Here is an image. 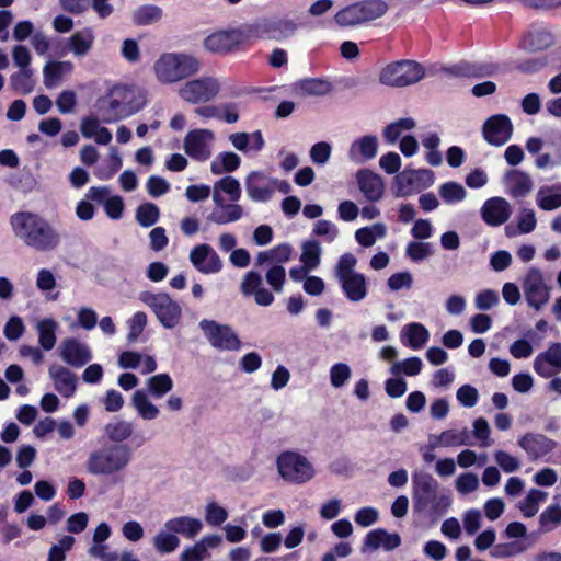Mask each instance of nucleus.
<instances>
[{
	"label": "nucleus",
	"mask_w": 561,
	"mask_h": 561,
	"mask_svg": "<svg viewBox=\"0 0 561 561\" xmlns=\"http://www.w3.org/2000/svg\"><path fill=\"white\" fill-rule=\"evenodd\" d=\"M553 43V35L545 27H534L523 39V46L528 50H542Z\"/></svg>",
	"instance_id": "nucleus-43"
},
{
	"label": "nucleus",
	"mask_w": 561,
	"mask_h": 561,
	"mask_svg": "<svg viewBox=\"0 0 561 561\" xmlns=\"http://www.w3.org/2000/svg\"><path fill=\"white\" fill-rule=\"evenodd\" d=\"M299 89L308 95H325L332 90L329 81L318 78L305 79L300 81Z\"/></svg>",
	"instance_id": "nucleus-60"
},
{
	"label": "nucleus",
	"mask_w": 561,
	"mask_h": 561,
	"mask_svg": "<svg viewBox=\"0 0 561 561\" xmlns=\"http://www.w3.org/2000/svg\"><path fill=\"white\" fill-rule=\"evenodd\" d=\"M104 432L110 440L121 443L131 436L133 424L129 421L116 419L105 425Z\"/></svg>",
	"instance_id": "nucleus-48"
},
{
	"label": "nucleus",
	"mask_w": 561,
	"mask_h": 561,
	"mask_svg": "<svg viewBox=\"0 0 561 561\" xmlns=\"http://www.w3.org/2000/svg\"><path fill=\"white\" fill-rule=\"evenodd\" d=\"M216 134L208 128H194L183 139V150L193 160L205 162L214 152Z\"/></svg>",
	"instance_id": "nucleus-12"
},
{
	"label": "nucleus",
	"mask_w": 561,
	"mask_h": 561,
	"mask_svg": "<svg viewBox=\"0 0 561 561\" xmlns=\"http://www.w3.org/2000/svg\"><path fill=\"white\" fill-rule=\"evenodd\" d=\"M94 39L93 31L91 28H83L75 32L68 38L67 47L75 57H83L92 49Z\"/></svg>",
	"instance_id": "nucleus-37"
},
{
	"label": "nucleus",
	"mask_w": 561,
	"mask_h": 561,
	"mask_svg": "<svg viewBox=\"0 0 561 561\" xmlns=\"http://www.w3.org/2000/svg\"><path fill=\"white\" fill-rule=\"evenodd\" d=\"M164 528L174 533L176 536L181 535L185 538H195L203 529V522L199 518L181 515L168 519L164 523Z\"/></svg>",
	"instance_id": "nucleus-30"
},
{
	"label": "nucleus",
	"mask_w": 561,
	"mask_h": 561,
	"mask_svg": "<svg viewBox=\"0 0 561 561\" xmlns=\"http://www.w3.org/2000/svg\"><path fill=\"white\" fill-rule=\"evenodd\" d=\"M139 300L156 316L160 324L168 330L176 328L182 320V307L165 293L142 291Z\"/></svg>",
	"instance_id": "nucleus-7"
},
{
	"label": "nucleus",
	"mask_w": 561,
	"mask_h": 561,
	"mask_svg": "<svg viewBox=\"0 0 561 561\" xmlns=\"http://www.w3.org/2000/svg\"><path fill=\"white\" fill-rule=\"evenodd\" d=\"M101 123L103 122L96 114L83 117L80 123L81 134L84 138L94 139L100 145H108L113 138L112 134Z\"/></svg>",
	"instance_id": "nucleus-32"
},
{
	"label": "nucleus",
	"mask_w": 561,
	"mask_h": 561,
	"mask_svg": "<svg viewBox=\"0 0 561 561\" xmlns=\"http://www.w3.org/2000/svg\"><path fill=\"white\" fill-rule=\"evenodd\" d=\"M136 91L126 85H114L99 98L94 105L95 114L105 123L111 124L136 113L140 105L135 102Z\"/></svg>",
	"instance_id": "nucleus-2"
},
{
	"label": "nucleus",
	"mask_w": 561,
	"mask_h": 561,
	"mask_svg": "<svg viewBox=\"0 0 561 561\" xmlns=\"http://www.w3.org/2000/svg\"><path fill=\"white\" fill-rule=\"evenodd\" d=\"M241 164V158L232 151L219 152L210 162V171L215 175L231 173Z\"/></svg>",
	"instance_id": "nucleus-44"
},
{
	"label": "nucleus",
	"mask_w": 561,
	"mask_h": 561,
	"mask_svg": "<svg viewBox=\"0 0 561 561\" xmlns=\"http://www.w3.org/2000/svg\"><path fill=\"white\" fill-rule=\"evenodd\" d=\"M243 217V208L237 202L226 204L222 202V206H215L214 211L209 215V221L216 225H227L236 222Z\"/></svg>",
	"instance_id": "nucleus-39"
},
{
	"label": "nucleus",
	"mask_w": 561,
	"mask_h": 561,
	"mask_svg": "<svg viewBox=\"0 0 561 561\" xmlns=\"http://www.w3.org/2000/svg\"><path fill=\"white\" fill-rule=\"evenodd\" d=\"M537 227V219L535 211L530 208H522L518 216L516 226H506L505 234L514 238L518 234H528Z\"/></svg>",
	"instance_id": "nucleus-41"
},
{
	"label": "nucleus",
	"mask_w": 561,
	"mask_h": 561,
	"mask_svg": "<svg viewBox=\"0 0 561 561\" xmlns=\"http://www.w3.org/2000/svg\"><path fill=\"white\" fill-rule=\"evenodd\" d=\"M472 434L479 442V446L486 448L493 444L491 438V428L488 421L484 417H478L472 424Z\"/></svg>",
	"instance_id": "nucleus-64"
},
{
	"label": "nucleus",
	"mask_w": 561,
	"mask_h": 561,
	"mask_svg": "<svg viewBox=\"0 0 561 561\" xmlns=\"http://www.w3.org/2000/svg\"><path fill=\"white\" fill-rule=\"evenodd\" d=\"M244 296H251L259 306L267 307L274 301L273 294L263 285L262 277L257 272H248L240 285Z\"/></svg>",
	"instance_id": "nucleus-22"
},
{
	"label": "nucleus",
	"mask_w": 561,
	"mask_h": 561,
	"mask_svg": "<svg viewBox=\"0 0 561 561\" xmlns=\"http://www.w3.org/2000/svg\"><path fill=\"white\" fill-rule=\"evenodd\" d=\"M248 26L241 28H229L216 31L204 39L206 50L217 54L227 55L250 44Z\"/></svg>",
	"instance_id": "nucleus-11"
},
{
	"label": "nucleus",
	"mask_w": 561,
	"mask_h": 561,
	"mask_svg": "<svg viewBox=\"0 0 561 561\" xmlns=\"http://www.w3.org/2000/svg\"><path fill=\"white\" fill-rule=\"evenodd\" d=\"M415 122L412 118H401L389 124L383 130L385 139L393 145L400 136L408 130L414 128Z\"/></svg>",
	"instance_id": "nucleus-59"
},
{
	"label": "nucleus",
	"mask_w": 561,
	"mask_h": 561,
	"mask_svg": "<svg viewBox=\"0 0 561 561\" xmlns=\"http://www.w3.org/2000/svg\"><path fill=\"white\" fill-rule=\"evenodd\" d=\"M378 139L376 136L366 135L355 139L348 149V158L355 164L365 163L377 156Z\"/></svg>",
	"instance_id": "nucleus-25"
},
{
	"label": "nucleus",
	"mask_w": 561,
	"mask_h": 561,
	"mask_svg": "<svg viewBox=\"0 0 561 561\" xmlns=\"http://www.w3.org/2000/svg\"><path fill=\"white\" fill-rule=\"evenodd\" d=\"M401 545V537L396 533H389L383 528L368 531L364 538L362 552H373L378 549L391 551Z\"/></svg>",
	"instance_id": "nucleus-23"
},
{
	"label": "nucleus",
	"mask_w": 561,
	"mask_h": 561,
	"mask_svg": "<svg viewBox=\"0 0 561 561\" xmlns=\"http://www.w3.org/2000/svg\"><path fill=\"white\" fill-rule=\"evenodd\" d=\"M122 163L123 161L117 149L112 147L107 158L95 171V176L102 181L110 180L121 169Z\"/></svg>",
	"instance_id": "nucleus-51"
},
{
	"label": "nucleus",
	"mask_w": 561,
	"mask_h": 561,
	"mask_svg": "<svg viewBox=\"0 0 561 561\" xmlns=\"http://www.w3.org/2000/svg\"><path fill=\"white\" fill-rule=\"evenodd\" d=\"M229 141L232 147L242 152H260L264 145V138L260 130L253 133H233L229 135Z\"/></svg>",
	"instance_id": "nucleus-34"
},
{
	"label": "nucleus",
	"mask_w": 561,
	"mask_h": 561,
	"mask_svg": "<svg viewBox=\"0 0 561 561\" xmlns=\"http://www.w3.org/2000/svg\"><path fill=\"white\" fill-rule=\"evenodd\" d=\"M359 191L370 202L379 201L385 192V183L380 175L370 170H359L356 173Z\"/></svg>",
	"instance_id": "nucleus-26"
},
{
	"label": "nucleus",
	"mask_w": 561,
	"mask_h": 561,
	"mask_svg": "<svg viewBox=\"0 0 561 561\" xmlns=\"http://www.w3.org/2000/svg\"><path fill=\"white\" fill-rule=\"evenodd\" d=\"M351 367L345 363H335L330 368V382L333 388H342L350 380Z\"/></svg>",
	"instance_id": "nucleus-63"
},
{
	"label": "nucleus",
	"mask_w": 561,
	"mask_h": 561,
	"mask_svg": "<svg viewBox=\"0 0 561 561\" xmlns=\"http://www.w3.org/2000/svg\"><path fill=\"white\" fill-rule=\"evenodd\" d=\"M425 76L424 67L414 60H398L386 65L379 73V82L388 87L412 85Z\"/></svg>",
	"instance_id": "nucleus-8"
},
{
	"label": "nucleus",
	"mask_w": 561,
	"mask_h": 561,
	"mask_svg": "<svg viewBox=\"0 0 561 561\" xmlns=\"http://www.w3.org/2000/svg\"><path fill=\"white\" fill-rule=\"evenodd\" d=\"M201 69L199 60L185 53H162L152 65V73L161 84L183 81Z\"/></svg>",
	"instance_id": "nucleus-3"
},
{
	"label": "nucleus",
	"mask_w": 561,
	"mask_h": 561,
	"mask_svg": "<svg viewBox=\"0 0 561 561\" xmlns=\"http://www.w3.org/2000/svg\"><path fill=\"white\" fill-rule=\"evenodd\" d=\"M162 14L163 13H162L161 8H159L157 5L148 4V5H141V7L137 8L136 10H134V12L131 14V19L136 25L144 26V25H150V24L157 23L158 21L161 20Z\"/></svg>",
	"instance_id": "nucleus-52"
},
{
	"label": "nucleus",
	"mask_w": 561,
	"mask_h": 561,
	"mask_svg": "<svg viewBox=\"0 0 561 561\" xmlns=\"http://www.w3.org/2000/svg\"><path fill=\"white\" fill-rule=\"evenodd\" d=\"M35 329L38 334V343L41 347L45 351L53 350L57 341L56 332L58 323L51 318H45L37 321Z\"/></svg>",
	"instance_id": "nucleus-42"
},
{
	"label": "nucleus",
	"mask_w": 561,
	"mask_h": 561,
	"mask_svg": "<svg viewBox=\"0 0 561 561\" xmlns=\"http://www.w3.org/2000/svg\"><path fill=\"white\" fill-rule=\"evenodd\" d=\"M547 497L548 493L546 491L531 488L528 490L525 497L517 503V508L524 517H534L538 513L540 504L543 503Z\"/></svg>",
	"instance_id": "nucleus-40"
},
{
	"label": "nucleus",
	"mask_w": 561,
	"mask_h": 561,
	"mask_svg": "<svg viewBox=\"0 0 561 561\" xmlns=\"http://www.w3.org/2000/svg\"><path fill=\"white\" fill-rule=\"evenodd\" d=\"M423 369V362L417 356H412L402 360L394 362L389 371L393 376L404 375L407 377L417 376Z\"/></svg>",
	"instance_id": "nucleus-49"
},
{
	"label": "nucleus",
	"mask_w": 561,
	"mask_h": 561,
	"mask_svg": "<svg viewBox=\"0 0 561 561\" xmlns=\"http://www.w3.org/2000/svg\"><path fill=\"white\" fill-rule=\"evenodd\" d=\"M136 414L144 421H153L160 415V409L144 390H136L130 399Z\"/></svg>",
	"instance_id": "nucleus-36"
},
{
	"label": "nucleus",
	"mask_w": 561,
	"mask_h": 561,
	"mask_svg": "<svg viewBox=\"0 0 561 561\" xmlns=\"http://www.w3.org/2000/svg\"><path fill=\"white\" fill-rule=\"evenodd\" d=\"M250 41L275 39L282 41L294 35L296 24L289 20L265 19L248 24Z\"/></svg>",
	"instance_id": "nucleus-15"
},
{
	"label": "nucleus",
	"mask_w": 561,
	"mask_h": 561,
	"mask_svg": "<svg viewBox=\"0 0 561 561\" xmlns=\"http://www.w3.org/2000/svg\"><path fill=\"white\" fill-rule=\"evenodd\" d=\"M335 22L340 26H356L358 24H363L364 19L362 15V10L359 9L358 3L350 4L342 10H340L335 14Z\"/></svg>",
	"instance_id": "nucleus-54"
},
{
	"label": "nucleus",
	"mask_w": 561,
	"mask_h": 561,
	"mask_svg": "<svg viewBox=\"0 0 561 561\" xmlns=\"http://www.w3.org/2000/svg\"><path fill=\"white\" fill-rule=\"evenodd\" d=\"M534 370L543 378L552 377L561 371V343L551 344L539 353L533 363Z\"/></svg>",
	"instance_id": "nucleus-20"
},
{
	"label": "nucleus",
	"mask_w": 561,
	"mask_h": 561,
	"mask_svg": "<svg viewBox=\"0 0 561 561\" xmlns=\"http://www.w3.org/2000/svg\"><path fill=\"white\" fill-rule=\"evenodd\" d=\"M468 432L466 430H447L431 439V448L458 447L468 444Z\"/></svg>",
	"instance_id": "nucleus-45"
},
{
	"label": "nucleus",
	"mask_w": 561,
	"mask_h": 561,
	"mask_svg": "<svg viewBox=\"0 0 561 561\" xmlns=\"http://www.w3.org/2000/svg\"><path fill=\"white\" fill-rule=\"evenodd\" d=\"M34 70L23 69L11 75V87L21 94H28L34 89Z\"/></svg>",
	"instance_id": "nucleus-55"
},
{
	"label": "nucleus",
	"mask_w": 561,
	"mask_h": 561,
	"mask_svg": "<svg viewBox=\"0 0 561 561\" xmlns=\"http://www.w3.org/2000/svg\"><path fill=\"white\" fill-rule=\"evenodd\" d=\"M221 81L214 76H202L185 81L179 89V98L188 104L207 103L219 94Z\"/></svg>",
	"instance_id": "nucleus-10"
},
{
	"label": "nucleus",
	"mask_w": 561,
	"mask_h": 561,
	"mask_svg": "<svg viewBox=\"0 0 561 561\" xmlns=\"http://www.w3.org/2000/svg\"><path fill=\"white\" fill-rule=\"evenodd\" d=\"M61 359L73 367H82L92 358L90 347L72 337L66 339L58 347Z\"/></svg>",
	"instance_id": "nucleus-21"
},
{
	"label": "nucleus",
	"mask_w": 561,
	"mask_h": 561,
	"mask_svg": "<svg viewBox=\"0 0 561 561\" xmlns=\"http://www.w3.org/2000/svg\"><path fill=\"white\" fill-rule=\"evenodd\" d=\"M430 340V331L419 322L405 324L400 332V341L403 345L412 348H422Z\"/></svg>",
	"instance_id": "nucleus-33"
},
{
	"label": "nucleus",
	"mask_w": 561,
	"mask_h": 561,
	"mask_svg": "<svg viewBox=\"0 0 561 561\" xmlns=\"http://www.w3.org/2000/svg\"><path fill=\"white\" fill-rule=\"evenodd\" d=\"M540 528L543 531H551L561 525V505L551 504L547 506L539 516Z\"/></svg>",
	"instance_id": "nucleus-57"
},
{
	"label": "nucleus",
	"mask_w": 561,
	"mask_h": 561,
	"mask_svg": "<svg viewBox=\"0 0 561 561\" xmlns=\"http://www.w3.org/2000/svg\"><path fill=\"white\" fill-rule=\"evenodd\" d=\"M525 299L529 307L539 311L550 300V287L546 284L542 272L530 267L522 282Z\"/></svg>",
	"instance_id": "nucleus-13"
},
{
	"label": "nucleus",
	"mask_w": 561,
	"mask_h": 561,
	"mask_svg": "<svg viewBox=\"0 0 561 561\" xmlns=\"http://www.w3.org/2000/svg\"><path fill=\"white\" fill-rule=\"evenodd\" d=\"M148 394L154 398H162L173 388V380L168 374H158L147 379Z\"/></svg>",
	"instance_id": "nucleus-53"
},
{
	"label": "nucleus",
	"mask_w": 561,
	"mask_h": 561,
	"mask_svg": "<svg viewBox=\"0 0 561 561\" xmlns=\"http://www.w3.org/2000/svg\"><path fill=\"white\" fill-rule=\"evenodd\" d=\"M357 3L365 23L381 18L388 11V4L383 0H364Z\"/></svg>",
	"instance_id": "nucleus-56"
},
{
	"label": "nucleus",
	"mask_w": 561,
	"mask_h": 561,
	"mask_svg": "<svg viewBox=\"0 0 561 561\" xmlns=\"http://www.w3.org/2000/svg\"><path fill=\"white\" fill-rule=\"evenodd\" d=\"M48 374L55 389L65 398H71L77 390L76 375L60 364H51Z\"/></svg>",
	"instance_id": "nucleus-27"
},
{
	"label": "nucleus",
	"mask_w": 561,
	"mask_h": 561,
	"mask_svg": "<svg viewBox=\"0 0 561 561\" xmlns=\"http://www.w3.org/2000/svg\"><path fill=\"white\" fill-rule=\"evenodd\" d=\"M118 366L123 369H139L141 374L147 375L157 369V362L153 356L125 351L118 356Z\"/></svg>",
	"instance_id": "nucleus-31"
},
{
	"label": "nucleus",
	"mask_w": 561,
	"mask_h": 561,
	"mask_svg": "<svg viewBox=\"0 0 561 561\" xmlns=\"http://www.w3.org/2000/svg\"><path fill=\"white\" fill-rule=\"evenodd\" d=\"M438 192L443 201L447 204L462 202L467 196L465 187L457 182H446L442 184Z\"/></svg>",
	"instance_id": "nucleus-58"
},
{
	"label": "nucleus",
	"mask_w": 561,
	"mask_h": 561,
	"mask_svg": "<svg viewBox=\"0 0 561 561\" xmlns=\"http://www.w3.org/2000/svg\"><path fill=\"white\" fill-rule=\"evenodd\" d=\"M73 71L71 61H48L43 68L44 84L51 89L61 83Z\"/></svg>",
	"instance_id": "nucleus-35"
},
{
	"label": "nucleus",
	"mask_w": 561,
	"mask_h": 561,
	"mask_svg": "<svg viewBox=\"0 0 561 561\" xmlns=\"http://www.w3.org/2000/svg\"><path fill=\"white\" fill-rule=\"evenodd\" d=\"M76 539L70 535L61 536L48 552V561H65L66 553L72 549Z\"/></svg>",
	"instance_id": "nucleus-61"
},
{
	"label": "nucleus",
	"mask_w": 561,
	"mask_h": 561,
	"mask_svg": "<svg viewBox=\"0 0 561 561\" xmlns=\"http://www.w3.org/2000/svg\"><path fill=\"white\" fill-rule=\"evenodd\" d=\"M199 328L208 343L221 351H239L241 341L233 329L227 324H220L214 320L203 319Z\"/></svg>",
	"instance_id": "nucleus-14"
},
{
	"label": "nucleus",
	"mask_w": 561,
	"mask_h": 561,
	"mask_svg": "<svg viewBox=\"0 0 561 561\" xmlns=\"http://www.w3.org/2000/svg\"><path fill=\"white\" fill-rule=\"evenodd\" d=\"M10 226L20 241L36 251L49 252L60 244L57 229L37 213L18 211L10 217Z\"/></svg>",
	"instance_id": "nucleus-1"
},
{
	"label": "nucleus",
	"mask_w": 561,
	"mask_h": 561,
	"mask_svg": "<svg viewBox=\"0 0 561 561\" xmlns=\"http://www.w3.org/2000/svg\"><path fill=\"white\" fill-rule=\"evenodd\" d=\"M512 214L510 203L503 197H491L481 207V217L491 227L506 222Z\"/></svg>",
	"instance_id": "nucleus-24"
},
{
	"label": "nucleus",
	"mask_w": 561,
	"mask_h": 561,
	"mask_svg": "<svg viewBox=\"0 0 561 561\" xmlns=\"http://www.w3.org/2000/svg\"><path fill=\"white\" fill-rule=\"evenodd\" d=\"M160 216L159 208L152 203L141 204L136 211V219L142 227L153 226Z\"/></svg>",
	"instance_id": "nucleus-62"
},
{
	"label": "nucleus",
	"mask_w": 561,
	"mask_h": 561,
	"mask_svg": "<svg viewBox=\"0 0 561 561\" xmlns=\"http://www.w3.org/2000/svg\"><path fill=\"white\" fill-rule=\"evenodd\" d=\"M387 234V227L382 222H377L368 227L359 228L355 231V240L365 248H369L377 240L383 239Z\"/></svg>",
	"instance_id": "nucleus-47"
},
{
	"label": "nucleus",
	"mask_w": 561,
	"mask_h": 561,
	"mask_svg": "<svg viewBox=\"0 0 561 561\" xmlns=\"http://www.w3.org/2000/svg\"><path fill=\"white\" fill-rule=\"evenodd\" d=\"M154 549L161 554H168L175 551L180 547L179 537L167 530L164 527L152 539Z\"/></svg>",
	"instance_id": "nucleus-50"
},
{
	"label": "nucleus",
	"mask_w": 561,
	"mask_h": 561,
	"mask_svg": "<svg viewBox=\"0 0 561 561\" xmlns=\"http://www.w3.org/2000/svg\"><path fill=\"white\" fill-rule=\"evenodd\" d=\"M276 468L279 477L293 484H304L311 481L317 469L310 459L296 450H286L276 458Z\"/></svg>",
	"instance_id": "nucleus-6"
},
{
	"label": "nucleus",
	"mask_w": 561,
	"mask_h": 561,
	"mask_svg": "<svg viewBox=\"0 0 561 561\" xmlns=\"http://www.w3.org/2000/svg\"><path fill=\"white\" fill-rule=\"evenodd\" d=\"M357 259L353 253L342 254L334 267V276L342 293L351 302H359L368 295L367 278L356 271Z\"/></svg>",
	"instance_id": "nucleus-4"
},
{
	"label": "nucleus",
	"mask_w": 561,
	"mask_h": 561,
	"mask_svg": "<svg viewBox=\"0 0 561 561\" xmlns=\"http://www.w3.org/2000/svg\"><path fill=\"white\" fill-rule=\"evenodd\" d=\"M322 248L316 240H307L301 244L300 263L307 268L314 271L321 264Z\"/></svg>",
	"instance_id": "nucleus-46"
},
{
	"label": "nucleus",
	"mask_w": 561,
	"mask_h": 561,
	"mask_svg": "<svg viewBox=\"0 0 561 561\" xmlns=\"http://www.w3.org/2000/svg\"><path fill=\"white\" fill-rule=\"evenodd\" d=\"M190 262L203 274H216L222 268L218 253L206 243L195 245L190 252Z\"/></svg>",
	"instance_id": "nucleus-18"
},
{
	"label": "nucleus",
	"mask_w": 561,
	"mask_h": 561,
	"mask_svg": "<svg viewBox=\"0 0 561 561\" xmlns=\"http://www.w3.org/2000/svg\"><path fill=\"white\" fill-rule=\"evenodd\" d=\"M241 197L240 182L230 175L224 176L214 183L213 202L215 206H222L226 199L238 202Z\"/></svg>",
	"instance_id": "nucleus-28"
},
{
	"label": "nucleus",
	"mask_w": 561,
	"mask_h": 561,
	"mask_svg": "<svg viewBox=\"0 0 561 561\" xmlns=\"http://www.w3.org/2000/svg\"><path fill=\"white\" fill-rule=\"evenodd\" d=\"M130 451L122 445H114L92 451L87 460V471L92 476H114L130 462Z\"/></svg>",
	"instance_id": "nucleus-5"
},
{
	"label": "nucleus",
	"mask_w": 561,
	"mask_h": 561,
	"mask_svg": "<svg viewBox=\"0 0 561 561\" xmlns=\"http://www.w3.org/2000/svg\"><path fill=\"white\" fill-rule=\"evenodd\" d=\"M434 173L426 169H405L393 180V192L398 197L410 196L434 183Z\"/></svg>",
	"instance_id": "nucleus-16"
},
{
	"label": "nucleus",
	"mask_w": 561,
	"mask_h": 561,
	"mask_svg": "<svg viewBox=\"0 0 561 561\" xmlns=\"http://www.w3.org/2000/svg\"><path fill=\"white\" fill-rule=\"evenodd\" d=\"M244 186L249 198L256 203L268 202L276 191L288 193L290 185L270 176L263 171H251L244 179Z\"/></svg>",
	"instance_id": "nucleus-9"
},
{
	"label": "nucleus",
	"mask_w": 561,
	"mask_h": 561,
	"mask_svg": "<svg viewBox=\"0 0 561 561\" xmlns=\"http://www.w3.org/2000/svg\"><path fill=\"white\" fill-rule=\"evenodd\" d=\"M513 130V123L507 115L495 114L484 122L482 135L489 145L501 147L511 140Z\"/></svg>",
	"instance_id": "nucleus-17"
},
{
	"label": "nucleus",
	"mask_w": 561,
	"mask_h": 561,
	"mask_svg": "<svg viewBox=\"0 0 561 561\" xmlns=\"http://www.w3.org/2000/svg\"><path fill=\"white\" fill-rule=\"evenodd\" d=\"M517 443L531 460L545 458L557 447L556 440L539 433H527L520 436Z\"/></svg>",
	"instance_id": "nucleus-19"
},
{
	"label": "nucleus",
	"mask_w": 561,
	"mask_h": 561,
	"mask_svg": "<svg viewBox=\"0 0 561 561\" xmlns=\"http://www.w3.org/2000/svg\"><path fill=\"white\" fill-rule=\"evenodd\" d=\"M536 205L545 211H553L561 207V186L542 185L536 193Z\"/></svg>",
	"instance_id": "nucleus-38"
},
{
	"label": "nucleus",
	"mask_w": 561,
	"mask_h": 561,
	"mask_svg": "<svg viewBox=\"0 0 561 561\" xmlns=\"http://www.w3.org/2000/svg\"><path fill=\"white\" fill-rule=\"evenodd\" d=\"M506 193L515 198L527 196L534 187L529 174L522 170H511L504 175Z\"/></svg>",
	"instance_id": "nucleus-29"
}]
</instances>
